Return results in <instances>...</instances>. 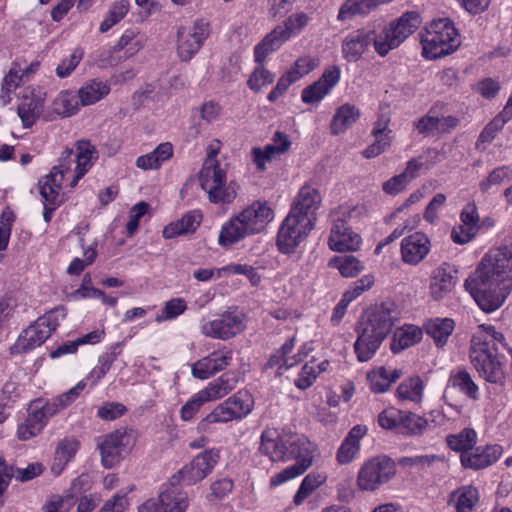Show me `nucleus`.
I'll use <instances>...</instances> for the list:
<instances>
[{"label":"nucleus","mask_w":512,"mask_h":512,"mask_svg":"<svg viewBox=\"0 0 512 512\" xmlns=\"http://www.w3.org/2000/svg\"><path fill=\"white\" fill-rule=\"evenodd\" d=\"M444 461V457L441 455H416L411 457H401L398 460V464L402 467H415L418 469H426L431 467L435 462Z\"/></svg>","instance_id":"57"},{"label":"nucleus","mask_w":512,"mask_h":512,"mask_svg":"<svg viewBox=\"0 0 512 512\" xmlns=\"http://www.w3.org/2000/svg\"><path fill=\"white\" fill-rule=\"evenodd\" d=\"M286 448V434L280 435L274 429L262 432L259 451L267 455L271 461H285Z\"/></svg>","instance_id":"28"},{"label":"nucleus","mask_w":512,"mask_h":512,"mask_svg":"<svg viewBox=\"0 0 512 512\" xmlns=\"http://www.w3.org/2000/svg\"><path fill=\"white\" fill-rule=\"evenodd\" d=\"M199 181L213 203H230L236 197V191L226 187V172L216 159L205 160L199 174Z\"/></svg>","instance_id":"8"},{"label":"nucleus","mask_w":512,"mask_h":512,"mask_svg":"<svg viewBox=\"0 0 512 512\" xmlns=\"http://www.w3.org/2000/svg\"><path fill=\"white\" fill-rule=\"evenodd\" d=\"M321 202L322 198L319 191L310 185H304L295 197L289 213L311 220V222L315 224L317 219L316 212Z\"/></svg>","instance_id":"20"},{"label":"nucleus","mask_w":512,"mask_h":512,"mask_svg":"<svg viewBox=\"0 0 512 512\" xmlns=\"http://www.w3.org/2000/svg\"><path fill=\"white\" fill-rule=\"evenodd\" d=\"M455 323L450 318L429 319L425 324L426 333L437 347H443L454 330Z\"/></svg>","instance_id":"37"},{"label":"nucleus","mask_w":512,"mask_h":512,"mask_svg":"<svg viewBox=\"0 0 512 512\" xmlns=\"http://www.w3.org/2000/svg\"><path fill=\"white\" fill-rule=\"evenodd\" d=\"M423 333L420 328L414 325H406L398 329L391 340V350L393 353L401 351L415 345L422 339Z\"/></svg>","instance_id":"36"},{"label":"nucleus","mask_w":512,"mask_h":512,"mask_svg":"<svg viewBox=\"0 0 512 512\" xmlns=\"http://www.w3.org/2000/svg\"><path fill=\"white\" fill-rule=\"evenodd\" d=\"M232 359L231 350L223 348L213 351L192 365V375L201 380L208 379L229 366Z\"/></svg>","instance_id":"19"},{"label":"nucleus","mask_w":512,"mask_h":512,"mask_svg":"<svg viewBox=\"0 0 512 512\" xmlns=\"http://www.w3.org/2000/svg\"><path fill=\"white\" fill-rule=\"evenodd\" d=\"M127 411L126 407L119 402H106L97 409V416L105 421H113Z\"/></svg>","instance_id":"60"},{"label":"nucleus","mask_w":512,"mask_h":512,"mask_svg":"<svg viewBox=\"0 0 512 512\" xmlns=\"http://www.w3.org/2000/svg\"><path fill=\"white\" fill-rule=\"evenodd\" d=\"M328 245L337 252L356 251L360 248L361 237L345 225L342 218L333 219Z\"/></svg>","instance_id":"22"},{"label":"nucleus","mask_w":512,"mask_h":512,"mask_svg":"<svg viewBox=\"0 0 512 512\" xmlns=\"http://www.w3.org/2000/svg\"><path fill=\"white\" fill-rule=\"evenodd\" d=\"M464 286L484 312L499 309L512 290V242L489 250Z\"/></svg>","instance_id":"1"},{"label":"nucleus","mask_w":512,"mask_h":512,"mask_svg":"<svg viewBox=\"0 0 512 512\" xmlns=\"http://www.w3.org/2000/svg\"><path fill=\"white\" fill-rule=\"evenodd\" d=\"M317 376L318 372L316 370V364L311 361L302 367L298 377L294 381V384L297 388L305 390L312 386Z\"/></svg>","instance_id":"59"},{"label":"nucleus","mask_w":512,"mask_h":512,"mask_svg":"<svg viewBox=\"0 0 512 512\" xmlns=\"http://www.w3.org/2000/svg\"><path fill=\"white\" fill-rule=\"evenodd\" d=\"M187 309L186 301L183 298H173L165 302L160 314L155 318L158 323L173 320L183 314Z\"/></svg>","instance_id":"56"},{"label":"nucleus","mask_w":512,"mask_h":512,"mask_svg":"<svg viewBox=\"0 0 512 512\" xmlns=\"http://www.w3.org/2000/svg\"><path fill=\"white\" fill-rule=\"evenodd\" d=\"M446 442L452 450L468 453L477 442V433L472 428H464L459 433L448 435Z\"/></svg>","instance_id":"42"},{"label":"nucleus","mask_w":512,"mask_h":512,"mask_svg":"<svg viewBox=\"0 0 512 512\" xmlns=\"http://www.w3.org/2000/svg\"><path fill=\"white\" fill-rule=\"evenodd\" d=\"M238 384V377L235 373L226 372L219 378L210 382L204 389L201 390L204 397L209 401L220 399L236 388Z\"/></svg>","instance_id":"30"},{"label":"nucleus","mask_w":512,"mask_h":512,"mask_svg":"<svg viewBox=\"0 0 512 512\" xmlns=\"http://www.w3.org/2000/svg\"><path fill=\"white\" fill-rule=\"evenodd\" d=\"M232 420L239 419L236 416L235 411H233V409L227 405V402L224 401L198 423L197 429L200 432H207L211 424L226 423Z\"/></svg>","instance_id":"41"},{"label":"nucleus","mask_w":512,"mask_h":512,"mask_svg":"<svg viewBox=\"0 0 512 512\" xmlns=\"http://www.w3.org/2000/svg\"><path fill=\"white\" fill-rule=\"evenodd\" d=\"M372 45V29L359 28L344 36L341 53L348 62H357Z\"/></svg>","instance_id":"17"},{"label":"nucleus","mask_w":512,"mask_h":512,"mask_svg":"<svg viewBox=\"0 0 512 512\" xmlns=\"http://www.w3.org/2000/svg\"><path fill=\"white\" fill-rule=\"evenodd\" d=\"M44 98L34 91L25 92L17 108L23 126L31 127L43 112Z\"/></svg>","instance_id":"26"},{"label":"nucleus","mask_w":512,"mask_h":512,"mask_svg":"<svg viewBox=\"0 0 512 512\" xmlns=\"http://www.w3.org/2000/svg\"><path fill=\"white\" fill-rule=\"evenodd\" d=\"M79 447L78 441L74 439H63L56 447L51 471L58 476L65 469L68 462L75 456Z\"/></svg>","instance_id":"38"},{"label":"nucleus","mask_w":512,"mask_h":512,"mask_svg":"<svg viewBox=\"0 0 512 512\" xmlns=\"http://www.w3.org/2000/svg\"><path fill=\"white\" fill-rule=\"evenodd\" d=\"M219 460V449H206L197 454L188 464L184 465L173 475L172 483L184 482L187 485H194L211 474Z\"/></svg>","instance_id":"11"},{"label":"nucleus","mask_w":512,"mask_h":512,"mask_svg":"<svg viewBox=\"0 0 512 512\" xmlns=\"http://www.w3.org/2000/svg\"><path fill=\"white\" fill-rule=\"evenodd\" d=\"M78 107V96L71 91L64 90L54 98L51 111L59 117H70L78 111Z\"/></svg>","instance_id":"40"},{"label":"nucleus","mask_w":512,"mask_h":512,"mask_svg":"<svg viewBox=\"0 0 512 512\" xmlns=\"http://www.w3.org/2000/svg\"><path fill=\"white\" fill-rule=\"evenodd\" d=\"M370 388L375 393H384L391 386V381L387 377V368L380 367L372 374H368Z\"/></svg>","instance_id":"63"},{"label":"nucleus","mask_w":512,"mask_h":512,"mask_svg":"<svg viewBox=\"0 0 512 512\" xmlns=\"http://www.w3.org/2000/svg\"><path fill=\"white\" fill-rule=\"evenodd\" d=\"M95 153V148L88 141H79L76 144V168H75V176L70 183L71 187H75L80 178H82L85 173L91 167V159L93 154Z\"/></svg>","instance_id":"39"},{"label":"nucleus","mask_w":512,"mask_h":512,"mask_svg":"<svg viewBox=\"0 0 512 512\" xmlns=\"http://www.w3.org/2000/svg\"><path fill=\"white\" fill-rule=\"evenodd\" d=\"M379 425L386 430H394L405 436H419L428 427V420L412 412L388 408L378 416Z\"/></svg>","instance_id":"9"},{"label":"nucleus","mask_w":512,"mask_h":512,"mask_svg":"<svg viewBox=\"0 0 512 512\" xmlns=\"http://www.w3.org/2000/svg\"><path fill=\"white\" fill-rule=\"evenodd\" d=\"M56 314H60L62 318L65 317L63 308H57L40 317L22 332L15 348L18 351L26 352L42 345L59 325Z\"/></svg>","instance_id":"10"},{"label":"nucleus","mask_w":512,"mask_h":512,"mask_svg":"<svg viewBox=\"0 0 512 512\" xmlns=\"http://www.w3.org/2000/svg\"><path fill=\"white\" fill-rule=\"evenodd\" d=\"M85 386L84 381H80L73 388L51 400L41 398L33 400L29 405L26 419L43 430L48 419L72 404L79 397Z\"/></svg>","instance_id":"7"},{"label":"nucleus","mask_w":512,"mask_h":512,"mask_svg":"<svg viewBox=\"0 0 512 512\" xmlns=\"http://www.w3.org/2000/svg\"><path fill=\"white\" fill-rule=\"evenodd\" d=\"M501 455L500 445L478 446L473 447L468 453L461 454L460 461L464 468L479 470L495 463Z\"/></svg>","instance_id":"24"},{"label":"nucleus","mask_w":512,"mask_h":512,"mask_svg":"<svg viewBox=\"0 0 512 512\" xmlns=\"http://www.w3.org/2000/svg\"><path fill=\"white\" fill-rule=\"evenodd\" d=\"M129 1L119 0L115 2L109 9L106 18L101 22L99 30L102 33L107 32L115 24L120 22L129 11Z\"/></svg>","instance_id":"50"},{"label":"nucleus","mask_w":512,"mask_h":512,"mask_svg":"<svg viewBox=\"0 0 512 512\" xmlns=\"http://www.w3.org/2000/svg\"><path fill=\"white\" fill-rule=\"evenodd\" d=\"M289 40L288 36L278 25L254 48L255 62H264L266 56L281 47L283 43Z\"/></svg>","instance_id":"31"},{"label":"nucleus","mask_w":512,"mask_h":512,"mask_svg":"<svg viewBox=\"0 0 512 512\" xmlns=\"http://www.w3.org/2000/svg\"><path fill=\"white\" fill-rule=\"evenodd\" d=\"M169 494H159L157 498H150L142 503L138 507V512H179L181 508L178 506L176 509L167 508V500H169Z\"/></svg>","instance_id":"58"},{"label":"nucleus","mask_w":512,"mask_h":512,"mask_svg":"<svg viewBox=\"0 0 512 512\" xmlns=\"http://www.w3.org/2000/svg\"><path fill=\"white\" fill-rule=\"evenodd\" d=\"M461 44L454 23L448 18L433 20L421 33L422 55L426 59H437L453 53Z\"/></svg>","instance_id":"4"},{"label":"nucleus","mask_w":512,"mask_h":512,"mask_svg":"<svg viewBox=\"0 0 512 512\" xmlns=\"http://www.w3.org/2000/svg\"><path fill=\"white\" fill-rule=\"evenodd\" d=\"M180 483H172V477L169 479V481L162 485V489L160 494H169V500H167V508L174 509V507L177 509L178 506L181 508L179 512H184L188 505L189 500L187 493L182 491L179 488Z\"/></svg>","instance_id":"47"},{"label":"nucleus","mask_w":512,"mask_h":512,"mask_svg":"<svg viewBox=\"0 0 512 512\" xmlns=\"http://www.w3.org/2000/svg\"><path fill=\"white\" fill-rule=\"evenodd\" d=\"M83 58V51L75 49L67 59H63L56 68V74L60 78L68 77L78 66Z\"/></svg>","instance_id":"62"},{"label":"nucleus","mask_w":512,"mask_h":512,"mask_svg":"<svg viewBox=\"0 0 512 512\" xmlns=\"http://www.w3.org/2000/svg\"><path fill=\"white\" fill-rule=\"evenodd\" d=\"M431 243L428 236L415 232L401 241L402 261L409 265H417L429 254Z\"/></svg>","instance_id":"23"},{"label":"nucleus","mask_w":512,"mask_h":512,"mask_svg":"<svg viewBox=\"0 0 512 512\" xmlns=\"http://www.w3.org/2000/svg\"><path fill=\"white\" fill-rule=\"evenodd\" d=\"M457 270L449 263H442L432 276L430 285L431 295L435 300L442 299L456 285Z\"/></svg>","instance_id":"25"},{"label":"nucleus","mask_w":512,"mask_h":512,"mask_svg":"<svg viewBox=\"0 0 512 512\" xmlns=\"http://www.w3.org/2000/svg\"><path fill=\"white\" fill-rule=\"evenodd\" d=\"M326 481V476L322 473L311 472L305 476L296 492L293 502L300 505L304 500L320 485Z\"/></svg>","instance_id":"48"},{"label":"nucleus","mask_w":512,"mask_h":512,"mask_svg":"<svg viewBox=\"0 0 512 512\" xmlns=\"http://www.w3.org/2000/svg\"><path fill=\"white\" fill-rule=\"evenodd\" d=\"M449 381L453 387L458 388L468 398L472 400L479 399L478 385L474 382L471 375L467 372L466 369H459L458 371L453 372L450 375Z\"/></svg>","instance_id":"44"},{"label":"nucleus","mask_w":512,"mask_h":512,"mask_svg":"<svg viewBox=\"0 0 512 512\" xmlns=\"http://www.w3.org/2000/svg\"><path fill=\"white\" fill-rule=\"evenodd\" d=\"M418 12L409 11L397 20L391 21L380 32L372 29V45L380 57L398 48L420 25Z\"/></svg>","instance_id":"5"},{"label":"nucleus","mask_w":512,"mask_h":512,"mask_svg":"<svg viewBox=\"0 0 512 512\" xmlns=\"http://www.w3.org/2000/svg\"><path fill=\"white\" fill-rule=\"evenodd\" d=\"M128 507L127 493H116L105 501L98 512H125Z\"/></svg>","instance_id":"64"},{"label":"nucleus","mask_w":512,"mask_h":512,"mask_svg":"<svg viewBox=\"0 0 512 512\" xmlns=\"http://www.w3.org/2000/svg\"><path fill=\"white\" fill-rule=\"evenodd\" d=\"M248 235L251 234L247 230V227L244 225L240 216L237 215L232 217L222 226L218 236V243L221 246L227 247L239 242Z\"/></svg>","instance_id":"33"},{"label":"nucleus","mask_w":512,"mask_h":512,"mask_svg":"<svg viewBox=\"0 0 512 512\" xmlns=\"http://www.w3.org/2000/svg\"><path fill=\"white\" fill-rule=\"evenodd\" d=\"M397 312L392 303H382L367 310L357 326L358 337L354 344L360 362L370 360L383 340L392 331Z\"/></svg>","instance_id":"3"},{"label":"nucleus","mask_w":512,"mask_h":512,"mask_svg":"<svg viewBox=\"0 0 512 512\" xmlns=\"http://www.w3.org/2000/svg\"><path fill=\"white\" fill-rule=\"evenodd\" d=\"M311 18L305 12H296L291 14L283 24L279 25L285 34L290 39L302 32V30L308 25Z\"/></svg>","instance_id":"54"},{"label":"nucleus","mask_w":512,"mask_h":512,"mask_svg":"<svg viewBox=\"0 0 512 512\" xmlns=\"http://www.w3.org/2000/svg\"><path fill=\"white\" fill-rule=\"evenodd\" d=\"M314 223L301 216L289 213L277 234V245L282 253L290 254L313 230Z\"/></svg>","instance_id":"13"},{"label":"nucleus","mask_w":512,"mask_h":512,"mask_svg":"<svg viewBox=\"0 0 512 512\" xmlns=\"http://www.w3.org/2000/svg\"><path fill=\"white\" fill-rule=\"evenodd\" d=\"M505 340L494 326L482 324L472 335L469 358L480 378L485 382L503 386L506 382L504 356L498 351V344Z\"/></svg>","instance_id":"2"},{"label":"nucleus","mask_w":512,"mask_h":512,"mask_svg":"<svg viewBox=\"0 0 512 512\" xmlns=\"http://www.w3.org/2000/svg\"><path fill=\"white\" fill-rule=\"evenodd\" d=\"M73 150L66 148L59 158V164L54 166L50 172L39 179L38 187L42 201L60 204L59 193L64 175L70 171L73 162Z\"/></svg>","instance_id":"16"},{"label":"nucleus","mask_w":512,"mask_h":512,"mask_svg":"<svg viewBox=\"0 0 512 512\" xmlns=\"http://www.w3.org/2000/svg\"><path fill=\"white\" fill-rule=\"evenodd\" d=\"M400 400L420 403L423 397V382L419 377H411L403 381L397 388Z\"/></svg>","instance_id":"46"},{"label":"nucleus","mask_w":512,"mask_h":512,"mask_svg":"<svg viewBox=\"0 0 512 512\" xmlns=\"http://www.w3.org/2000/svg\"><path fill=\"white\" fill-rule=\"evenodd\" d=\"M225 401L235 411L239 420L245 418L253 408V400L247 391L240 390Z\"/></svg>","instance_id":"51"},{"label":"nucleus","mask_w":512,"mask_h":512,"mask_svg":"<svg viewBox=\"0 0 512 512\" xmlns=\"http://www.w3.org/2000/svg\"><path fill=\"white\" fill-rule=\"evenodd\" d=\"M217 278L228 274L245 275L253 286H257L261 282V276L257 270L247 264H229L216 270Z\"/></svg>","instance_id":"53"},{"label":"nucleus","mask_w":512,"mask_h":512,"mask_svg":"<svg viewBox=\"0 0 512 512\" xmlns=\"http://www.w3.org/2000/svg\"><path fill=\"white\" fill-rule=\"evenodd\" d=\"M512 178V169L510 166L503 165L493 169L488 176L479 183L481 192H488L493 186L503 184Z\"/></svg>","instance_id":"52"},{"label":"nucleus","mask_w":512,"mask_h":512,"mask_svg":"<svg viewBox=\"0 0 512 512\" xmlns=\"http://www.w3.org/2000/svg\"><path fill=\"white\" fill-rule=\"evenodd\" d=\"M452 496L456 497V512H472L479 501V491L471 485L458 488Z\"/></svg>","instance_id":"43"},{"label":"nucleus","mask_w":512,"mask_h":512,"mask_svg":"<svg viewBox=\"0 0 512 512\" xmlns=\"http://www.w3.org/2000/svg\"><path fill=\"white\" fill-rule=\"evenodd\" d=\"M110 85L99 79L86 81L78 90V99L83 106L95 104L110 92Z\"/></svg>","instance_id":"32"},{"label":"nucleus","mask_w":512,"mask_h":512,"mask_svg":"<svg viewBox=\"0 0 512 512\" xmlns=\"http://www.w3.org/2000/svg\"><path fill=\"white\" fill-rule=\"evenodd\" d=\"M244 328V314L237 309H230L214 319L203 320L200 332L205 337L228 340L241 333Z\"/></svg>","instance_id":"12"},{"label":"nucleus","mask_w":512,"mask_h":512,"mask_svg":"<svg viewBox=\"0 0 512 512\" xmlns=\"http://www.w3.org/2000/svg\"><path fill=\"white\" fill-rule=\"evenodd\" d=\"M360 117V111L355 105L343 104L340 106L331 122V133L339 135L350 128Z\"/></svg>","instance_id":"35"},{"label":"nucleus","mask_w":512,"mask_h":512,"mask_svg":"<svg viewBox=\"0 0 512 512\" xmlns=\"http://www.w3.org/2000/svg\"><path fill=\"white\" fill-rule=\"evenodd\" d=\"M340 75L341 70L336 65L325 69L322 76L316 82L302 90V101L306 104L319 103L339 82Z\"/></svg>","instance_id":"18"},{"label":"nucleus","mask_w":512,"mask_h":512,"mask_svg":"<svg viewBox=\"0 0 512 512\" xmlns=\"http://www.w3.org/2000/svg\"><path fill=\"white\" fill-rule=\"evenodd\" d=\"M173 155V146L170 142L160 143L152 152L139 156L136 166L142 170L158 169L162 163Z\"/></svg>","instance_id":"34"},{"label":"nucleus","mask_w":512,"mask_h":512,"mask_svg":"<svg viewBox=\"0 0 512 512\" xmlns=\"http://www.w3.org/2000/svg\"><path fill=\"white\" fill-rule=\"evenodd\" d=\"M286 447L285 461L294 459L296 462L271 477L272 486L281 485L302 475L312 465L313 453L310 442L304 436L286 434Z\"/></svg>","instance_id":"6"},{"label":"nucleus","mask_w":512,"mask_h":512,"mask_svg":"<svg viewBox=\"0 0 512 512\" xmlns=\"http://www.w3.org/2000/svg\"><path fill=\"white\" fill-rule=\"evenodd\" d=\"M296 338L290 337L286 342L273 353L267 363L264 365L263 370L268 371L269 369L276 368V375L280 376L285 372L284 360L286 355L290 354L295 346Z\"/></svg>","instance_id":"49"},{"label":"nucleus","mask_w":512,"mask_h":512,"mask_svg":"<svg viewBox=\"0 0 512 512\" xmlns=\"http://www.w3.org/2000/svg\"><path fill=\"white\" fill-rule=\"evenodd\" d=\"M126 435L124 432L115 431L106 436L103 442L99 445L102 463L106 468H112L118 463L122 457L125 444L124 439Z\"/></svg>","instance_id":"27"},{"label":"nucleus","mask_w":512,"mask_h":512,"mask_svg":"<svg viewBox=\"0 0 512 512\" xmlns=\"http://www.w3.org/2000/svg\"><path fill=\"white\" fill-rule=\"evenodd\" d=\"M249 233L256 234L274 219L273 209L266 203L256 201L238 214Z\"/></svg>","instance_id":"21"},{"label":"nucleus","mask_w":512,"mask_h":512,"mask_svg":"<svg viewBox=\"0 0 512 512\" xmlns=\"http://www.w3.org/2000/svg\"><path fill=\"white\" fill-rule=\"evenodd\" d=\"M329 265L339 270L343 277H355L363 269L361 261L353 255H340L333 257Z\"/></svg>","instance_id":"45"},{"label":"nucleus","mask_w":512,"mask_h":512,"mask_svg":"<svg viewBox=\"0 0 512 512\" xmlns=\"http://www.w3.org/2000/svg\"><path fill=\"white\" fill-rule=\"evenodd\" d=\"M206 402H208V400L204 397L200 390L182 406L180 410L181 419L184 421L191 420L193 416L199 411L201 406Z\"/></svg>","instance_id":"61"},{"label":"nucleus","mask_w":512,"mask_h":512,"mask_svg":"<svg viewBox=\"0 0 512 512\" xmlns=\"http://www.w3.org/2000/svg\"><path fill=\"white\" fill-rule=\"evenodd\" d=\"M210 23L197 19L191 27L181 26L177 31V54L182 61L191 60L210 36Z\"/></svg>","instance_id":"14"},{"label":"nucleus","mask_w":512,"mask_h":512,"mask_svg":"<svg viewBox=\"0 0 512 512\" xmlns=\"http://www.w3.org/2000/svg\"><path fill=\"white\" fill-rule=\"evenodd\" d=\"M395 475V466L386 456L375 457L363 464L358 472L357 485L363 491H375Z\"/></svg>","instance_id":"15"},{"label":"nucleus","mask_w":512,"mask_h":512,"mask_svg":"<svg viewBox=\"0 0 512 512\" xmlns=\"http://www.w3.org/2000/svg\"><path fill=\"white\" fill-rule=\"evenodd\" d=\"M201 221L202 213L199 210L188 211L181 219L164 227L162 232L163 237L172 239L180 235L193 233L200 226Z\"/></svg>","instance_id":"29"},{"label":"nucleus","mask_w":512,"mask_h":512,"mask_svg":"<svg viewBox=\"0 0 512 512\" xmlns=\"http://www.w3.org/2000/svg\"><path fill=\"white\" fill-rule=\"evenodd\" d=\"M258 65L248 79V86L251 90L258 92L263 87L271 84L275 79V74L264 67V62H256Z\"/></svg>","instance_id":"55"}]
</instances>
